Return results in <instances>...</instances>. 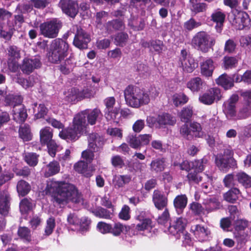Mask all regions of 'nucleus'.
<instances>
[{
    "mask_svg": "<svg viewBox=\"0 0 251 251\" xmlns=\"http://www.w3.org/2000/svg\"><path fill=\"white\" fill-rule=\"evenodd\" d=\"M51 197L53 203L60 208L69 202L78 203L82 199L81 193L74 185L64 181L58 182Z\"/></svg>",
    "mask_w": 251,
    "mask_h": 251,
    "instance_id": "1",
    "label": "nucleus"
},
{
    "mask_svg": "<svg viewBox=\"0 0 251 251\" xmlns=\"http://www.w3.org/2000/svg\"><path fill=\"white\" fill-rule=\"evenodd\" d=\"M124 97L126 104L135 108L147 105L150 101L149 92L133 85H129L126 88Z\"/></svg>",
    "mask_w": 251,
    "mask_h": 251,
    "instance_id": "2",
    "label": "nucleus"
},
{
    "mask_svg": "<svg viewBox=\"0 0 251 251\" xmlns=\"http://www.w3.org/2000/svg\"><path fill=\"white\" fill-rule=\"evenodd\" d=\"M69 47L68 43L62 39L53 40L47 52L49 61L53 64L60 63L68 55Z\"/></svg>",
    "mask_w": 251,
    "mask_h": 251,
    "instance_id": "3",
    "label": "nucleus"
},
{
    "mask_svg": "<svg viewBox=\"0 0 251 251\" xmlns=\"http://www.w3.org/2000/svg\"><path fill=\"white\" fill-rule=\"evenodd\" d=\"M81 121L75 116L73 118L72 125L63 128L59 133L60 138L67 142H74L83 134L86 128L81 124Z\"/></svg>",
    "mask_w": 251,
    "mask_h": 251,
    "instance_id": "4",
    "label": "nucleus"
},
{
    "mask_svg": "<svg viewBox=\"0 0 251 251\" xmlns=\"http://www.w3.org/2000/svg\"><path fill=\"white\" fill-rule=\"evenodd\" d=\"M215 43V38L211 37L204 31H201L196 33L191 40L192 46L203 53L207 52L210 49L213 48Z\"/></svg>",
    "mask_w": 251,
    "mask_h": 251,
    "instance_id": "5",
    "label": "nucleus"
},
{
    "mask_svg": "<svg viewBox=\"0 0 251 251\" xmlns=\"http://www.w3.org/2000/svg\"><path fill=\"white\" fill-rule=\"evenodd\" d=\"M216 166L223 172L237 168V161L233 157V151L231 149H225L223 153L218 154L215 158Z\"/></svg>",
    "mask_w": 251,
    "mask_h": 251,
    "instance_id": "6",
    "label": "nucleus"
},
{
    "mask_svg": "<svg viewBox=\"0 0 251 251\" xmlns=\"http://www.w3.org/2000/svg\"><path fill=\"white\" fill-rule=\"evenodd\" d=\"M229 22L237 30L249 29L251 27V19L245 11L235 10L228 16Z\"/></svg>",
    "mask_w": 251,
    "mask_h": 251,
    "instance_id": "7",
    "label": "nucleus"
},
{
    "mask_svg": "<svg viewBox=\"0 0 251 251\" xmlns=\"http://www.w3.org/2000/svg\"><path fill=\"white\" fill-rule=\"evenodd\" d=\"M62 26V23L60 20L56 18L53 19L40 24L39 34L45 38H55Z\"/></svg>",
    "mask_w": 251,
    "mask_h": 251,
    "instance_id": "8",
    "label": "nucleus"
},
{
    "mask_svg": "<svg viewBox=\"0 0 251 251\" xmlns=\"http://www.w3.org/2000/svg\"><path fill=\"white\" fill-rule=\"evenodd\" d=\"M149 126L155 127L158 128H164L167 126H173L176 123V118L171 114L162 112L158 114L156 117L148 116L146 119Z\"/></svg>",
    "mask_w": 251,
    "mask_h": 251,
    "instance_id": "9",
    "label": "nucleus"
},
{
    "mask_svg": "<svg viewBox=\"0 0 251 251\" xmlns=\"http://www.w3.org/2000/svg\"><path fill=\"white\" fill-rule=\"evenodd\" d=\"M181 136L188 140H192L195 138H201L203 135L201 125L196 122L183 124L180 128Z\"/></svg>",
    "mask_w": 251,
    "mask_h": 251,
    "instance_id": "10",
    "label": "nucleus"
},
{
    "mask_svg": "<svg viewBox=\"0 0 251 251\" xmlns=\"http://www.w3.org/2000/svg\"><path fill=\"white\" fill-rule=\"evenodd\" d=\"M77 119L81 121V124L85 128H86L87 124H86V118L89 124L94 125L96 124L98 118L102 116V113L100 110L98 108H95L93 110L86 109L81 111L75 115Z\"/></svg>",
    "mask_w": 251,
    "mask_h": 251,
    "instance_id": "11",
    "label": "nucleus"
},
{
    "mask_svg": "<svg viewBox=\"0 0 251 251\" xmlns=\"http://www.w3.org/2000/svg\"><path fill=\"white\" fill-rule=\"evenodd\" d=\"M76 31L73 44L77 48L83 50L88 49V44L91 41L90 34L80 26L76 25Z\"/></svg>",
    "mask_w": 251,
    "mask_h": 251,
    "instance_id": "12",
    "label": "nucleus"
},
{
    "mask_svg": "<svg viewBox=\"0 0 251 251\" xmlns=\"http://www.w3.org/2000/svg\"><path fill=\"white\" fill-rule=\"evenodd\" d=\"M58 6L63 13L70 18L74 19L78 14L79 6L76 0H60Z\"/></svg>",
    "mask_w": 251,
    "mask_h": 251,
    "instance_id": "13",
    "label": "nucleus"
},
{
    "mask_svg": "<svg viewBox=\"0 0 251 251\" xmlns=\"http://www.w3.org/2000/svg\"><path fill=\"white\" fill-rule=\"evenodd\" d=\"M42 63L39 56L34 58H25L20 65V69L22 73L26 75H29L35 69L40 68Z\"/></svg>",
    "mask_w": 251,
    "mask_h": 251,
    "instance_id": "14",
    "label": "nucleus"
},
{
    "mask_svg": "<svg viewBox=\"0 0 251 251\" xmlns=\"http://www.w3.org/2000/svg\"><path fill=\"white\" fill-rule=\"evenodd\" d=\"M239 99L238 95L233 94L225 102V107L223 111L227 119L235 120V118H236L237 113L236 110V105L239 100Z\"/></svg>",
    "mask_w": 251,
    "mask_h": 251,
    "instance_id": "15",
    "label": "nucleus"
},
{
    "mask_svg": "<svg viewBox=\"0 0 251 251\" xmlns=\"http://www.w3.org/2000/svg\"><path fill=\"white\" fill-rule=\"evenodd\" d=\"M191 230L195 238L199 242H206L209 241L211 238L210 230L202 225L197 224L192 226Z\"/></svg>",
    "mask_w": 251,
    "mask_h": 251,
    "instance_id": "16",
    "label": "nucleus"
},
{
    "mask_svg": "<svg viewBox=\"0 0 251 251\" xmlns=\"http://www.w3.org/2000/svg\"><path fill=\"white\" fill-rule=\"evenodd\" d=\"M152 201L155 207L159 210H162L167 208L168 205L167 196L164 194V192L159 189H155L153 191Z\"/></svg>",
    "mask_w": 251,
    "mask_h": 251,
    "instance_id": "17",
    "label": "nucleus"
},
{
    "mask_svg": "<svg viewBox=\"0 0 251 251\" xmlns=\"http://www.w3.org/2000/svg\"><path fill=\"white\" fill-rule=\"evenodd\" d=\"M220 90L216 88H212L207 90L199 97L201 102L206 105H211L214 103L216 99L219 100Z\"/></svg>",
    "mask_w": 251,
    "mask_h": 251,
    "instance_id": "18",
    "label": "nucleus"
},
{
    "mask_svg": "<svg viewBox=\"0 0 251 251\" xmlns=\"http://www.w3.org/2000/svg\"><path fill=\"white\" fill-rule=\"evenodd\" d=\"M11 197L8 189L0 191V216L8 213L10 206Z\"/></svg>",
    "mask_w": 251,
    "mask_h": 251,
    "instance_id": "19",
    "label": "nucleus"
},
{
    "mask_svg": "<svg viewBox=\"0 0 251 251\" xmlns=\"http://www.w3.org/2000/svg\"><path fill=\"white\" fill-rule=\"evenodd\" d=\"M88 140V148L95 152L99 151L104 143L103 137L97 133L90 134Z\"/></svg>",
    "mask_w": 251,
    "mask_h": 251,
    "instance_id": "20",
    "label": "nucleus"
},
{
    "mask_svg": "<svg viewBox=\"0 0 251 251\" xmlns=\"http://www.w3.org/2000/svg\"><path fill=\"white\" fill-rule=\"evenodd\" d=\"M187 225V220L185 218L180 217L170 224L168 228L169 231L173 235H179L183 233Z\"/></svg>",
    "mask_w": 251,
    "mask_h": 251,
    "instance_id": "21",
    "label": "nucleus"
},
{
    "mask_svg": "<svg viewBox=\"0 0 251 251\" xmlns=\"http://www.w3.org/2000/svg\"><path fill=\"white\" fill-rule=\"evenodd\" d=\"M226 17L225 12L220 8L215 10L211 15V20L216 24L215 28L218 33H221L223 30Z\"/></svg>",
    "mask_w": 251,
    "mask_h": 251,
    "instance_id": "22",
    "label": "nucleus"
},
{
    "mask_svg": "<svg viewBox=\"0 0 251 251\" xmlns=\"http://www.w3.org/2000/svg\"><path fill=\"white\" fill-rule=\"evenodd\" d=\"M135 227V224L131 225H123L120 222L115 223L113 225L111 224L110 233L114 236H120L125 230L126 233H130L131 230Z\"/></svg>",
    "mask_w": 251,
    "mask_h": 251,
    "instance_id": "23",
    "label": "nucleus"
},
{
    "mask_svg": "<svg viewBox=\"0 0 251 251\" xmlns=\"http://www.w3.org/2000/svg\"><path fill=\"white\" fill-rule=\"evenodd\" d=\"M203 159L195 160L193 161H188L187 160L183 161L182 163L179 164L180 170H185L188 172H190L192 169L196 168L200 171L204 170Z\"/></svg>",
    "mask_w": 251,
    "mask_h": 251,
    "instance_id": "24",
    "label": "nucleus"
},
{
    "mask_svg": "<svg viewBox=\"0 0 251 251\" xmlns=\"http://www.w3.org/2000/svg\"><path fill=\"white\" fill-rule=\"evenodd\" d=\"M242 196L240 190L236 187H232L223 194V199L230 203H235Z\"/></svg>",
    "mask_w": 251,
    "mask_h": 251,
    "instance_id": "25",
    "label": "nucleus"
},
{
    "mask_svg": "<svg viewBox=\"0 0 251 251\" xmlns=\"http://www.w3.org/2000/svg\"><path fill=\"white\" fill-rule=\"evenodd\" d=\"M185 73H192L198 66V64L192 56H189L187 60L178 63Z\"/></svg>",
    "mask_w": 251,
    "mask_h": 251,
    "instance_id": "26",
    "label": "nucleus"
},
{
    "mask_svg": "<svg viewBox=\"0 0 251 251\" xmlns=\"http://www.w3.org/2000/svg\"><path fill=\"white\" fill-rule=\"evenodd\" d=\"M187 201L188 199L185 194L177 195L174 199V205L178 214H181L183 212L186 207Z\"/></svg>",
    "mask_w": 251,
    "mask_h": 251,
    "instance_id": "27",
    "label": "nucleus"
},
{
    "mask_svg": "<svg viewBox=\"0 0 251 251\" xmlns=\"http://www.w3.org/2000/svg\"><path fill=\"white\" fill-rule=\"evenodd\" d=\"M217 84L221 86L225 90L230 89L234 86L233 80L227 74L224 73L215 80Z\"/></svg>",
    "mask_w": 251,
    "mask_h": 251,
    "instance_id": "28",
    "label": "nucleus"
},
{
    "mask_svg": "<svg viewBox=\"0 0 251 251\" xmlns=\"http://www.w3.org/2000/svg\"><path fill=\"white\" fill-rule=\"evenodd\" d=\"M4 101L6 106H12L15 108L16 106L22 104L23 98L21 95L9 94L5 97Z\"/></svg>",
    "mask_w": 251,
    "mask_h": 251,
    "instance_id": "29",
    "label": "nucleus"
},
{
    "mask_svg": "<svg viewBox=\"0 0 251 251\" xmlns=\"http://www.w3.org/2000/svg\"><path fill=\"white\" fill-rule=\"evenodd\" d=\"M214 69V62L211 58L205 60L201 65V74L206 77L212 76Z\"/></svg>",
    "mask_w": 251,
    "mask_h": 251,
    "instance_id": "30",
    "label": "nucleus"
},
{
    "mask_svg": "<svg viewBox=\"0 0 251 251\" xmlns=\"http://www.w3.org/2000/svg\"><path fill=\"white\" fill-rule=\"evenodd\" d=\"M13 119L16 123L23 124L26 120L28 115L25 107L23 105L17 111L13 110Z\"/></svg>",
    "mask_w": 251,
    "mask_h": 251,
    "instance_id": "31",
    "label": "nucleus"
},
{
    "mask_svg": "<svg viewBox=\"0 0 251 251\" xmlns=\"http://www.w3.org/2000/svg\"><path fill=\"white\" fill-rule=\"evenodd\" d=\"M251 116V102L248 100L239 109L235 120L246 119Z\"/></svg>",
    "mask_w": 251,
    "mask_h": 251,
    "instance_id": "32",
    "label": "nucleus"
},
{
    "mask_svg": "<svg viewBox=\"0 0 251 251\" xmlns=\"http://www.w3.org/2000/svg\"><path fill=\"white\" fill-rule=\"evenodd\" d=\"M75 171L82 174L86 177H90L92 176V171L88 168V163L84 161H79L74 166Z\"/></svg>",
    "mask_w": 251,
    "mask_h": 251,
    "instance_id": "33",
    "label": "nucleus"
},
{
    "mask_svg": "<svg viewBox=\"0 0 251 251\" xmlns=\"http://www.w3.org/2000/svg\"><path fill=\"white\" fill-rule=\"evenodd\" d=\"M166 167L165 159L158 158L152 160L150 164V170L156 174L163 172Z\"/></svg>",
    "mask_w": 251,
    "mask_h": 251,
    "instance_id": "34",
    "label": "nucleus"
},
{
    "mask_svg": "<svg viewBox=\"0 0 251 251\" xmlns=\"http://www.w3.org/2000/svg\"><path fill=\"white\" fill-rule=\"evenodd\" d=\"M235 179L245 188H251V176L243 171L237 173L235 175Z\"/></svg>",
    "mask_w": 251,
    "mask_h": 251,
    "instance_id": "35",
    "label": "nucleus"
},
{
    "mask_svg": "<svg viewBox=\"0 0 251 251\" xmlns=\"http://www.w3.org/2000/svg\"><path fill=\"white\" fill-rule=\"evenodd\" d=\"M204 81L199 76L193 77L187 82L186 86L192 92H198L203 87Z\"/></svg>",
    "mask_w": 251,
    "mask_h": 251,
    "instance_id": "36",
    "label": "nucleus"
},
{
    "mask_svg": "<svg viewBox=\"0 0 251 251\" xmlns=\"http://www.w3.org/2000/svg\"><path fill=\"white\" fill-rule=\"evenodd\" d=\"M75 67V64L73 58L69 57L58 66V69L62 74L67 75L73 71Z\"/></svg>",
    "mask_w": 251,
    "mask_h": 251,
    "instance_id": "37",
    "label": "nucleus"
},
{
    "mask_svg": "<svg viewBox=\"0 0 251 251\" xmlns=\"http://www.w3.org/2000/svg\"><path fill=\"white\" fill-rule=\"evenodd\" d=\"M120 108L115 107L113 109L104 110V116L107 121H112L114 123L118 124L121 118L120 116Z\"/></svg>",
    "mask_w": 251,
    "mask_h": 251,
    "instance_id": "38",
    "label": "nucleus"
},
{
    "mask_svg": "<svg viewBox=\"0 0 251 251\" xmlns=\"http://www.w3.org/2000/svg\"><path fill=\"white\" fill-rule=\"evenodd\" d=\"M16 188L19 196L24 197L30 191L31 186L25 180L21 179L18 181Z\"/></svg>",
    "mask_w": 251,
    "mask_h": 251,
    "instance_id": "39",
    "label": "nucleus"
},
{
    "mask_svg": "<svg viewBox=\"0 0 251 251\" xmlns=\"http://www.w3.org/2000/svg\"><path fill=\"white\" fill-rule=\"evenodd\" d=\"M52 136V130L50 127L46 126L42 128L40 131V139L42 145L45 146L53 140Z\"/></svg>",
    "mask_w": 251,
    "mask_h": 251,
    "instance_id": "40",
    "label": "nucleus"
},
{
    "mask_svg": "<svg viewBox=\"0 0 251 251\" xmlns=\"http://www.w3.org/2000/svg\"><path fill=\"white\" fill-rule=\"evenodd\" d=\"M190 9L195 14L204 12L208 8L205 2H200L198 0H189Z\"/></svg>",
    "mask_w": 251,
    "mask_h": 251,
    "instance_id": "41",
    "label": "nucleus"
},
{
    "mask_svg": "<svg viewBox=\"0 0 251 251\" xmlns=\"http://www.w3.org/2000/svg\"><path fill=\"white\" fill-rule=\"evenodd\" d=\"M39 154L36 152H25L23 155L24 161L31 167H34L38 163Z\"/></svg>",
    "mask_w": 251,
    "mask_h": 251,
    "instance_id": "42",
    "label": "nucleus"
},
{
    "mask_svg": "<svg viewBox=\"0 0 251 251\" xmlns=\"http://www.w3.org/2000/svg\"><path fill=\"white\" fill-rule=\"evenodd\" d=\"M19 135L25 141H30L32 136L30 126L26 124L20 126L19 129Z\"/></svg>",
    "mask_w": 251,
    "mask_h": 251,
    "instance_id": "43",
    "label": "nucleus"
},
{
    "mask_svg": "<svg viewBox=\"0 0 251 251\" xmlns=\"http://www.w3.org/2000/svg\"><path fill=\"white\" fill-rule=\"evenodd\" d=\"M193 114V107L190 105H188L181 109L179 114V117L182 122L187 124L191 121Z\"/></svg>",
    "mask_w": 251,
    "mask_h": 251,
    "instance_id": "44",
    "label": "nucleus"
},
{
    "mask_svg": "<svg viewBox=\"0 0 251 251\" xmlns=\"http://www.w3.org/2000/svg\"><path fill=\"white\" fill-rule=\"evenodd\" d=\"M48 170L45 172V176L49 177L58 174L60 170L59 163L57 161L50 162L47 165Z\"/></svg>",
    "mask_w": 251,
    "mask_h": 251,
    "instance_id": "45",
    "label": "nucleus"
},
{
    "mask_svg": "<svg viewBox=\"0 0 251 251\" xmlns=\"http://www.w3.org/2000/svg\"><path fill=\"white\" fill-rule=\"evenodd\" d=\"M65 100L72 104H75L80 101L78 95V89L73 87L70 89L68 95L65 98Z\"/></svg>",
    "mask_w": 251,
    "mask_h": 251,
    "instance_id": "46",
    "label": "nucleus"
},
{
    "mask_svg": "<svg viewBox=\"0 0 251 251\" xmlns=\"http://www.w3.org/2000/svg\"><path fill=\"white\" fill-rule=\"evenodd\" d=\"M91 212L96 217L101 219L111 220L112 219V213L108 210L101 206H98L96 209L91 211Z\"/></svg>",
    "mask_w": 251,
    "mask_h": 251,
    "instance_id": "47",
    "label": "nucleus"
},
{
    "mask_svg": "<svg viewBox=\"0 0 251 251\" xmlns=\"http://www.w3.org/2000/svg\"><path fill=\"white\" fill-rule=\"evenodd\" d=\"M173 102L176 107L186 104L189 100V97L184 93L175 94L172 97Z\"/></svg>",
    "mask_w": 251,
    "mask_h": 251,
    "instance_id": "48",
    "label": "nucleus"
},
{
    "mask_svg": "<svg viewBox=\"0 0 251 251\" xmlns=\"http://www.w3.org/2000/svg\"><path fill=\"white\" fill-rule=\"evenodd\" d=\"M153 227L152 221L150 218H145L140 223L135 224V227L133 228L137 230L136 233L135 231L133 234H137L138 231H144L145 230L151 229Z\"/></svg>",
    "mask_w": 251,
    "mask_h": 251,
    "instance_id": "49",
    "label": "nucleus"
},
{
    "mask_svg": "<svg viewBox=\"0 0 251 251\" xmlns=\"http://www.w3.org/2000/svg\"><path fill=\"white\" fill-rule=\"evenodd\" d=\"M203 171H200L196 168L192 169L187 175V178L189 182L190 183H199L202 180V177L200 176L199 174Z\"/></svg>",
    "mask_w": 251,
    "mask_h": 251,
    "instance_id": "50",
    "label": "nucleus"
},
{
    "mask_svg": "<svg viewBox=\"0 0 251 251\" xmlns=\"http://www.w3.org/2000/svg\"><path fill=\"white\" fill-rule=\"evenodd\" d=\"M20 210L22 214H27L32 209V200L30 198L23 199L19 204Z\"/></svg>",
    "mask_w": 251,
    "mask_h": 251,
    "instance_id": "51",
    "label": "nucleus"
},
{
    "mask_svg": "<svg viewBox=\"0 0 251 251\" xmlns=\"http://www.w3.org/2000/svg\"><path fill=\"white\" fill-rule=\"evenodd\" d=\"M17 234L19 237L24 242L29 243L31 241L30 230L25 226H20Z\"/></svg>",
    "mask_w": 251,
    "mask_h": 251,
    "instance_id": "52",
    "label": "nucleus"
},
{
    "mask_svg": "<svg viewBox=\"0 0 251 251\" xmlns=\"http://www.w3.org/2000/svg\"><path fill=\"white\" fill-rule=\"evenodd\" d=\"M238 63V60L235 57L225 56L223 58V67L227 70L236 67Z\"/></svg>",
    "mask_w": 251,
    "mask_h": 251,
    "instance_id": "53",
    "label": "nucleus"
},
{
    "mask_svg": "<svg viewBox=\"0 0 251 251\" xmlns=\"http://www.w3.org/2000/svg\"><path fill=\"white\" fill-rule=\"evenodd\" d=\"M220 202L216 197L210 198L206 202L205 209L208 212H212L219 208Z\"/></svg>",
    "mask_w": 251,
    "mask_h": 251,
    "instance_id": "54",
    "label": "nucleus"
},
{
    "mask_svg": "<svg viewBox=\"0 0 251 251\" xmlns=\"http://www.w3.org/2000/svg\"><path fill=\"white\" fill-rule=\"evenodd\" d=\"M150 45H151V51L155 52L159 54L162 52L165 46L163 42L158 39L151 40Z\"/></svg>",
    "mask_w": 251,
    "mask_h": 251,
    "instance_id": "55",
    "label": "nucleus"
},
{
    "mask_svg": "<svg viewBox=\"0 0 251 251\" xmlns=\"http://www.w3.org/2000/svg\"><path fill=\"white\" fill-rule=\"evenodd\" d=\"M131 180V176L130 175H120L115 180V187L118 188L123 187L125 184L128 183Z\"/></svg>",
    "mask_w": 251,
    "mask_h": 251,
    "instance_id": "56",
    "label": "nucleus"
},
{
    "mask_svg": "<svg viewBox=\"0 0 251 251\" xmlns=\"http://www.w3.org/2000/svg\"><path fill=\"white\" fill-rule=\"evenodd\" d=\"M189 206L190 209L195 216H201L204 214V208L201 203L193 202L190 204Z\"/></svg>",
    "mask_w": 251,
    "mask_h": 251,
    "instance_id": "57",
    "label": "nucleus"
},
{
    "mask_svg": "<svg viewBox=\"0 0 251 251\" xmlns=\"http://www.w3.org/2000/svg\"><path fill=\"white\" fill-rule=\"evenodd\" d=\"M128 39V35L125 32H119L115 35L114 40L116 45L123 47L124 46Z\"/></svg>",
    "mask_w": 251,
    "mask_h": 251,
    "instance_id": "58",
    "label": "nucleus"
},
{
    "mask_svg": "<svg viewBox=\"0 0 251 251\" xmlns=\"http://www.w3.org/2000/svg\"><path fill=\"white\" fill-rule=\"evenodd\" d=\"M107 26L110 29L115 30H121L125 28V24L123 20L120 19L113 20L107 23Z\"/></svg>",
    "mask_w": 251,
    "mask_h": 251,
    "instance_id": "59",
    "label": "nucleus"
},
{
    "mask_svg": "<svg viewBox=\"0 0 251 251\" xmlns=\"http://www.w3.org/2000/svg\"><path fill=\"white\" fill-rule=\"evenodd\" d=\"M201 23L197 22L193 18H191L184 23L183 27L185 30L190 31L201 25Z\"/></svg>",
    "mask_w": 251,
    "mask_h": 251,
    "instance_id": "60",
    "label": "nucleus"
},
{
    "mask_svg": "<svg viewBox=\"0 0 251 251\" xmlns=\"http://www.w3.org/2000/svg\"><path fill=\"white\" fill-rule=\"evenodd\" d=\"M126 141L134 149H139L141 147L139 136L137 137L136 134L129 135L126 138Z\"/></svg>",
    "mask_w": 251,
    "mask_h": 251,
    "instance_id": "61",
    "label": "nucleus"
},
{
    "mask_svg": "<svg viewBox=\"0 0 251 251\" xmlns=\"http://www.w3.org/2000/svg\"><path fill=\"white\" fill-rule=\"evenodd\" d=\"M130 213V207L127 205L125 204L123 206L121 211L119 213L118 217L121 220L128 221L131 218Z\"/></svg>",
    "mask_w": 251,
    "mask_h": 251,
    "instance_id": "62",
    "label": "nucleus"
},
{
    "mask_svg": "<svg viewBox=\"0 0 251 251\" xmlns=\"http://www.w3.org/2000/svg\"><path fill=\"white\" fill-rule=\"evenodd\" d=\"M237 44L232 39H228L225 42L224 50L227 53H233L236 49Z\"/></svg>",
    "mask_w": 251,
    "mask_h": 251,
    "instance_id": "63",
    "label": "nucleus"
},
{
    "mask_svg": "<svg viewBox=\"0 0 251 251\" xmlns=\"http://www.w3.org/2000/svg\"><path fill=\"white\" fill-rule=\"evenodd\" d=\"M96 227L99 232L103 234H106L110 232L111 224L100 221L98 223Z\"/></svg>",
    "mask_w": 251,
    "mask_h": 251,
    "instance_id": "64",
    "label": "nucleus"
}]
</instances>
